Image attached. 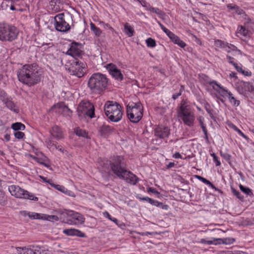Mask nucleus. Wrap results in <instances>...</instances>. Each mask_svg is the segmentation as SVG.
I'll return each mask as SVG.
<instances>
[{"mask_svg":"<svg viewBox=\"0 0 254 254\" xmlns=\"http://www.w3.org/2000/svg\"><path fill=\"white\" fill-rule=\"evenodd\" d=\"M147 192H152L155 194H159V192L154 188H148L147 189Z\"/></svg>","mask_w":254,"mask_h":254,"instance_id":"e2e57ef3","label":"nucleus"},{"mask_svg":"<svg viewBox=\"0 0 254 254\" xmlns=\"http://www.w3.org/2000/svg\"><path fill=\"white\" fill-rule=\"evenodd\" d=\"M100 165L103 169L112 172L119 178L131 185H135L139 181V178L136 175L127 171L126 162L123 156H114L110 160L104 159Z\"/></svg>","mask_w":254,"mask_h":254,"instance_id":"f257e3e1","label":"nucleus"},{"mask_svg":"<svg viewBox=\"0 0 254 254\" xmlns=\"http://www.w3.org/2000/svg\"><path fill=\"white\" fill-rule=\"evenodd\" d=\"M51 187L54 188L57 190L69 196H71V193H72L71 191L68 190L62 185H56L53 183L51 184Z\"/></svg>","mask_w":254,"mask_h":254,"instance_id":"393cba45","label":"nucleus"},{"mask_svg":"<svg viewBox=\"0 0 254 254\" xmlns=\"http://www.w3.org/2000/svg\"><path fill=\"white\" fill-rule=\"evenodd\" d=\"M82 52L81 45L77 43L73 42L71 44L67 54L71 56L74 59H77V57H79L81 55Z\"/></svg>","mask_w":254,"mask_h":254,"instance_id":"a211bd4d","label":"nucleus"},{"mask_svg":"<svg viewBox=\"0 0 254 254\" xmlns=\"http://www.w3.org/2000/svg\"><path fill=\"white\" fill-rule=\"evenodd\" d=\"M167 35L174 44L178 45L181 48H184L186 46V44L171 31L167 33Z\"/></svg>","mask_w":254,"mask_h":254,"instance_id":"aec40b11","label":"nucleus"},{"mask_svg":"<svg viewBox=\"0 0 254 254\" xmlns=\"http://www.w3.org/2000/svg\"><path fill=\"white\" fill-rule=\"evenodd\" d=\"M66 223L69 225H79L84 222L85 218L80 213L73 211H68Z\"/></svg>","mask_w":254,"mask_h":254,"instance_id":"ddd939ff","label":"nucleus"},{"mask_svg":"<svg viewBox=\"0 0 254 254\" xmlns=\"http://www.w3.org/2000/svg\"><path fill=\"white\" fill-rule=\"evenodd\" d=\"M201 128H202L203 132V133L204 134V138L205 139V141L207 142H209L208 134V131H207L206 125L201 127Z\"/></svg>","mask_w":254,"mask_h":254,"instance_id":"3c124183","label":"nucleus"},{"mask_svg":"<svg viewBox=\"0 0 254 254\" xmlns=\"http://www.w3.org/2000/svg\"><path fill=\"white\" fill-rule=\"evenodd\" d=\"M28 216L33 219H44V214L36 212H28Z\"/></svg>","mask_w":254,"mask_h":254,"instance_id":"f704fd0d","label":"nucleus"},{"mask_svg":"<svg viewBox=\"0 0 254 254\" xmlns=\"http://www.w3.org/2000/svg\"><path fill=\"white\" fill-rule=\"evenodd\" d=\"M11 128L16 131H19V130H24L25 128V126L21 123L17 122L12 125Z\"/></svg>","mask_w":254,"mask_h":254,"instance_id":"c9c22d12","label":"nucleus"},{"mask_svg":"<svg viewBox=\"0 0 254 254\" xmlns=\"http://www.w3.org/2000/svg\"><path fill=\"white\" fill-rule=\"evenodd\" d=\"M198 121L200 127L205 126L204 123V118L203 117H199L198 119Z\"/></svg>","mask_w":254,"mask_h":254,"instance_id":"0e129e2a","label":"nucleus"},{"mask_svg":"<svg viewBox=\"0 0 254 254\" xmlns=\"http://www.w3.org/2000/svg\"><path fill=\"white\" fill-rule=\"evenodd\" d=\"M16 74L18 80L29 87L39 83L41 80V74L36 64L22 65L17 69Z\"/></svg>","mask_w":254,"mask_h":254,"instance_id":"f03ea898","label":"nucleus"},{"mask_svg":"<svg viewBox=\"0 0 254 254\" xmlns=\"http://www.w3.org/2000/svg\"><path fill=\"white\" fill-rule=\"evenodd\" d=\"M109 79L100 72L93 73L89 78L87 85L90 91L95 94H102L107 88Z\"/></svg>","mask_w":254,"mask_h":254,"instance_id":"7ed1b4c3","label":"nucleus"},{"mask_svg":"<svg viewBox=\"0 0 254 254\" xmlns=\"http://www.w3.org/2000/svg\"><path fill=\"white\" fill-rule=\"evenodd\" d=\"M45 143L47 147L51 150L55 149V147H57V144L51 138H48L46 139Z\"/></svg>","mask_w":254,"mask_h":254,"instance_id":"58836bf2","label":"nucleus"},{"mask_svg":"<svg viewBox=\"0 0 254 254\" xmlns=\"http://www.w3.org/2000/svg\"><path fill=\"white\" fill-rule=\"evenodd\" d=\"M146 44L148 47L154 48L156 46V41L152 38H148L146 40Z\"/></svg>","mask_w":254,"mask_h":254,"instance_id":"79ce46f5","label":"nucleus"},{"mask_svg":"<svg viewBox=\"0 0 254 254\" xmlns=\"http://www.w3.org/2000/svg\"><path fill=\"white\" fill-rule=\"evenodd\" d=\"M113 131V128L106 125H104L100 127L99 132L101 136L106 137Z\"/></svg>","mask_w":254,"mask_h":254,"instance_id":"5701e85b","label":"nucleus"},{"mask_svg":"<svg viewBox=\"0 0 254 254\" xmlns=\"http://www.w3.org/2000/svg\"><path fill=\"white\" fill-rule=\"evenodd\" d=\"M106 68L110 74L116 80L122 81L124 79V75L121 71L117 65L114 64H109L106 65Z\"/></svg>","mask_w":254,"mask_h":254,"instance_id":"dca6fc26","label":"nucleus"},{"mask_svg":"<svg viewBox=\"0 0 254 254\" xmlns=\"http://www.w3.org/2000/svg\"><path fill=\"white\" fill-rule=\"evenodd\" d=\"M226 45V43L221 40L217 39L214 41V45L217 48L225 49Z\"/></svg>","mask_w":254,"mask_h":254,"instance_id":"37998d69","label":"nucleus"},{"mask_svg":"<svg viewBox=\"0 0 254 254\" xmlns=\"http://www.w3.org/2000/svg\"><path fill=\"white\" fill-rule=\"evenodd\" d=\"M226 58L228 63L231 64L232 65L235 62V59L230 56H227Z\"/></svg>","mask_w":254,"mask_h":254,"instance_id":"680f3d73","label":"nucleus"},{"mask_svg":"<svg viewBox=\"0 0 254 254\" xmlns=\"http://www.w3.org/2000/svg\"><path fill=\"white\" fill-rule=\"evenodd\" d=\"M17 254H46L43 247L31 245L27 247H16Z\"/></svg>","mask_w":254,"mask_h":254,"instance_id":"f8f14e48","label":"nucleus"},{"mask_svg":"<svg viewBox=\"0 0 254 254\" xmlns=\"http://www.w3.org/2000/svg\"><path fill=\"white\" fill-rule=\"evenodd\" d=\"M124 32L129 37H132L134 33L133 27L129 25L128 23L124 24Z\"/></svg>","mask_w":254,"mask_h":254,"instance_id":"c756f323","label":"nucleus"},{"mask_svg":"<svg viewBox=\"0 0 254 254\" xmlns=\"http://www.w3.org/2000/svg\"><path fill=\"white\" fill-rule=\"evenodd\" d=\"M105 115L112 122L117 123L123 117L122 106L118 103L113 101H107L104 106Z\"/></svg>","mask_w":254,"mask_h":254,"instance_id":"20e7f679","label":"nucleus"},{"mask_svg":"<svg viewBox=\"0 0 254 254\" xmlns=\"http://www.w3.org/2000/svg\"><path fill=\"white\" fill-rule=\"evenodd\" d=\"M229 77L230 78L231 82H234L236 84V83L238 82V77L237 76V74L236 72L234 71H231L229 75Z\"/></svg>","mask_w":254,"mask_h":254,"instance_id":"c03bdc74","label":"nucleus"},{"mask_svg":"<svg viewBox=\"0 0 254 254\" xmlns=\"http://www.w3.org/2000/svg\"><path fill=\"white\" fill-rule=\"evenodd\" d=\"M18 33L16 27L5 23H0V41L12 42L17 39Z\"/></svg>","mask_w":254,"mask_h":254,"instance_id":"423d86ee","label":"nucleus"},{"mask_svg":"<svg viewBox=\"0 0 254 254\" xmlns=\"http://www.w3.org/2000/svg\"><path fill=\"white\" fill-rule=\"evenodd\" d=\"M240 188L243 192H244L247 195H251V194H252L251 190L249 188H246L243 186L242 185H240Z\"/></svg>","mask_w":254,"mask_h":254,"instance_id":"8fccbe9b","label":"nucleus"},{"mask_svg":"<svg viewBox=\"0 0 254 254\" xmlns=\"http://www.w3.org/2000/svg\"><path fill=\"white\" fill-rule=\"evenodd\" d=\"M209 84L220 96L223 98H228L229 94L231 93L230 91H228L215 80L209 82Z\"/></svg>","mask_w":254,"mask_h":254,"instance_id":"2eb2a0df","label":"nucleus"},{"mask_svg":"<svg viewBox=\"0 0 254 254\" xmlns=\"http://www.w3.org/2000/svg\"><path fill=\"white\" fill-rule=\"evenodd\" d=\"M223 254H248L246 252L241 251H227L223 253Z\"/></svg>","mask_w":254,"mask_h":254,"instance_id":"6e6d98bb","label":"nucleus"},{"mask_svg":"<svg viewBox=\"0 0 254 254\" xmlns=\"http://www.w3.org/2000/svg\"><path fill=\"white\" fill-rule=\"evenodd\" d=\"M178 117L181 119L184 124L188 127L193 125L195 117L190 106L185 104L183 101L182 102L178 112Z\"/></svg>","mask_w":254,"mask_h":254,"instance_id":"0eeeda50","label":"nucleus"},{"mask_svg":"<svg viewBox=\"0 0 254 254\" xmlns=\"http://www.w3.org/2000/svg\"><path fill=\"white\" fill-rule=\"evenodd\" d=\"M90 30L97 37H100L102 34L101 30L92 22L90 23Z\"/></svg>","mask_w":254,"mask_h":254,"instance_id":"473e14b6","label":"nucleus"},{"mask_svg":"<svg viewBox=\"0 0 254 254\" xmlns=\"http://www.w3.org/2000/svg\"><path fill=\"white\" fill-rule=\"evenodd\" d=\"M156 20L157 21V23L159 25L161 29L165 33V34L167 35V33H168L170 31L167 28H166L159 21L157 20L156 19Z\"/></svg>","mask_w":254,"mask_h":254,"instance_id":"4d7b16f0","label":"nucleus"},{"mask_svg":"<svg viewBox=\"0 0 254 254\" xmlns=\"http://www.w3.org/2000/svg\"><path fill=\"white\" fill-rule=\"evenodd\" d=\"M49 221L55 220L58 221L59 218L57 215H49L44 214V219Z\"/></svg>","mask_w":254,"mask_h":254,"instance_id":"de8ad7c7","label":"nucleus"},{"mask_svg":"<svg viewBox=\"0 0 254 254\" xmlns=\"http://www.w3.org/2000/svg\"><path fill=\"white\" fill-rule=\"evenodd\" d=\"M74 132L78 136L86 138H89L88 133L85 130L82 129L79 127H76L74 129Z\"/></svg>","mask_w":254,"mask_h":254,"instance_id":"2f4dec72","label":"nucleus"},{"mask_svg":"<svg viewBox=\"0 0 254 254\" xmlns=\"http://www.w3.org/2000/svg\"><path fill=\"white\" fill-rule=\"evenodd\" d=\"M5 104L8 109L13 112L14 113L17 114L19 113V110L18 107H17L12 101L7 100L5 102Z\"/></svg>","mask_w":254,"mask_h":254,"instance_id":"a878e982","label":"nucleus"},{"mask_svg":"<svg viewBox=\"0 0 254 254\" xmlns=\"http://www.w3.org/2000/svg\"><path fill=\"white\" fill-rule=\"evenodd\" d=\"M235 86L240 93H254V86L249 82L239 80L236 83Z\"/></svg>","mask_w":254,"mask_h":254,"instance_id":"4468645a","label":"nucleus"},{"mask_svg":"<svg viewBox=\"0 0 254 254\" xmlns=\"http://www.w3.org/2000/svg\"><path fill=\"white\" fill-rule=\"evenodd\" d=\"M154 13H155L161 18H163V17L165 15V13L158 8H155Z\"/></svg>","mask_w":254,"mask_h":254,"instance_id":"13d9d810","label":"nucleus"},{"mask_svg":"<svg viewBox=\"0 0 254 254\" xmlns=\"http://www.w3.org/2000/svg\"><path fill=\"white\" fill-rule=\"evenodd\" d=\"M201 182L208 185L211 189H214L215 190H218V189L215 187V186L213 184H212L209 181L207 180L205 178L202 177Z\"/></svg>","mask_w":254,"mask_h":254,"instance_id":"a18cd8bd","label":"nucleus"},{"mask_svg":"<svg viewBox=\"0 0 254 254\" xmlns=\"http://www.w3.org/2000/svg\"><path fill=\"white\" fill-rule=\"evenodd\" d=\"M30 157L37 162L39 163V164L43 165L44 166L47 168L49 167L50 166L48 159L46 157H44V158H40L31 155H30Z\"/></svg>","mask_w":254,"mask_h":254,"instance_id":"c85d7f7f","label":"nucleus"},{"mask_svg":"<svg viewBox=\"0 0 254 254\" xmlns=\"http://www.w3.org/2000/svg\"><path fill=\"white\" fill-rule=\"evenodd\" d=\"M87 67L85 63L78 59H74L71 62L68 70L71 74L80 78L86 73Z\"/></svg>","mask_w":254,"mask_h":254,"instance_id":"1a4fd4ad","label":"nucleus"},{"mask_svg":"<svg viewBox=\"0 0 254 254\" xmlns=\"http://www.w3.org/2000/svg\"><path fill=\"white\" fill-rule=\"evenodd\" d=\"M211 156L213 157V160L215 163V165L216 166H220L221 164L218 159V157L214 153L211 154Z\"/></svg>","mask_w":254,"mask_h":254,"instance_id":"603ef678","label":"nucleus"},{"mask_svg":"<svg viewBox=\"0 0 254 254\" xmlns=\"http://www.w3.org/2000/svg\"><path fill=\"white\" fill-rule=\"evenodd\" d=\"M127 115L132 123H138L142 118L143 107L140 102H130L127 106Z\"/></svg>","mask_w":254,"mask_h":254,"instance_id":"39448f33","label":"nucleus"},{"mask_svg":"<svg viewBox=\"0 0 254 254\" xmlns=\"http://www.w3.org/2000/svg\"><path fill=\"white\" fill-rule=\"evenodd\" d=\"M14 135L15 138L20 139L23 138L25 135L24 132L20 131H16L14 133Z\"/></svg>","mask_w":254,"mask_h":254,"instance_id":"864d4df0","label":"nucleus"},{"mask_svg":"<svg viewBox=\"0 0 254 254\" xmlns=\"http://www.w3.org/2000/svg\"><path fill=\"white\" fill-rule=\"evenodd\" d=\"M235 9V13L238 15L242 16L243 18H246L248 17V15L246 14L244 10L241 9L239 6L236 5Z\"/></svg>","mask_w":254,"mask_h":254,"instance_id":"4c0bfd02","label":"nucleus"},{"mask_svg":"<svg viewBox=\"0 0 254 254\" xmlns=\"http://www.w3.org/2000/svg\"><path fill=\"white\" fill-rule=\"evenodd\" d=\"M138 199L140 200H143L146 201L151 204H153V202H154L155 200L148 197V196H145L143 197H139Z\"/></svg>","mask_w":254,"mask_h":254,"instance_id":"5fc2aeb1","label":"nucleus"},{"mask_svg":"<svg viewBox=\"0 0 254 254\" xmlns=\"http://www.w3.org/2000/svg\"><path fill=\"white\" fill-rule=\"evenodd\" d=\"M236 4H233V3H229L227 4L226 6L227 8L229 10H233L235 9V7Z\"/></svg>","mask_w":254,"mask_h":254,"instance_id":"69168bd1","label":"nucleus"},{"mask_svg":"<svg viewBox=\"0 0 254 254\" xmlns=\"http://www.w3.org/2000/svg\"><path fill=\"white\" fill-rule=\"evenodd\" d=\"M237 34L238 37L240 35L246 38H249L253 34L250 30H248L243 25H239L237 28Z\"/></svg>","mask_w":254,"mask_h":254,"instance_id":"4be33fe9","label":"nucleus"},{"mask_svg":"<svg viewBox=\"0 0 254 254\" xmlns=\"http://www.w3.org/2000/svg\"><path fill=\"white\" fill-rule=\"evenodd\" d=\"M77 112L79 116L86 115L91 119L95 117L94 106L89 101H81L78 106Z\"/></svg>","mask_w":254,"mask_h":254,"instance_id":"9d476101","label":"nucleus"},{"mask_svg":"<svg viewBox=\"0 0 254 254\" xmlns=\"http://www.w3.org/2000/svg\"><path fill=\"white\" fill-rule=\"evenodd\" d=\"M170 134V129L168 127L159 126L154 129V135L156 137L165 139Z\"/></svg>","mask_w":254,"mask_h":254,"instance_id":"f3484780","label":"nucleus"},{"mask_svg":"<svg viewBox=\"0 0 254 254\" xmlns=\"http://www.w3.org/2000/svg\"><path fill=\"white\" fill-rule=\"evenodd\" d=\"M54 26L56 30L66 33L70 30V26L64 19V14L60 13L55 17Z\"/></svg>","mask_w":254,"mask_h":254,"instance_id":"9b49d317","label":"nucleus"},{"mask_svg":"<svg viewBox=\"0 0 254 254\" xmlns=\"http://www.w3.org/2000/svg\"><path fill=\"white\" fill-rule=\"evenodd\" d=\"M246 21L244 23L243 25L248 30H250L252 34L254 32V22L249 18V16L246 17V18H244Z\"/></svg>","mask_w":254,"mask_h":254,"instance_id":"b1692460","label":"nucleus"},{"mask_svg":"<svg viewBox=\"0 0 254 254\" xmlns=\"http://www.w3.org/2000/svg\"><path fill=\"white\" fill-rule=\"evenodd\" d=\"M229 102L235 107H238L240 104V101L237 100L233 95V94L231 92L229 94V95L228 97Z\"/></svg>","mask_w":254,"mask_h":254,"instance_id":"72a5a7b5","label":"nucleus"},{"mask_svg":"<svg viewBox=\"0 0 254 254\" xmlns=\"http://www.w3.org/2000/svg\"><path fill=\"white\" fill-rule=\"evenodd\" d=\"M63 233L67 236H76L80 238H85L86 235L82 231L75 229H66L63 230Z\"/></svg>","mask_w":254,"mask_h":254,"instance_id":"412c9836","label":"nucleus"},{"mask_svg":"<svg viewBox=\"0 0 254 254\" xmlns=\"http://www.w3.org/2000/svg\"><path fill=\"white\" fill-rule=\"evenodd\" d=\"M217 238H206L200 239V243L205 245H217V241H215Z\"/></svg>","mask_w":254,"mask_h":254,"instance_id":"7c9ffc66","label":"nucleus"},{"mask_svg":"<svg viewBox=\"0 0 254 254\" xmlns=\"http://www.w3.org/2000/svg\"><path fill=\"white\" fill-rule=\"evenodd\" d=\"M232 191L233 194L239 199L243 200L244 199V196L239 190H237L234 188H232Z\"/></svg>","mask_w":254,"mask_h":254,"instance_id":"49530a36","label":"nucleus"},{"mask_svg":"<svg viewBox=\"0 0 254 254\" xmlns=\"http://www.w3.org/2000/svg\"><path fill=\"white\" fill-rule=\"evenodd\" d=\"M103 215H104V217H105L106 218H108L110 220L112 218V216L107 211H105V212H103Z\"/></svg>","mask_w":254,"mask_h":254,"instance_id":"774afa93","label":"nucleus"},{"mask_svg":"<svg viewBox=\"0 0 254 254\" xmlns=\"http://www.w3.org/2000/svg\"><path fill=\"white\" fill-rule=\"evenodd\" d=\"M173 157L175 159H183L182 156L179 152H176L174 154H173Z\"/></svg>","mask_w":254,"mask_h":254,"instance_id":"338daca9","label":"nucleus"},{"mask_svg":"<svg viewBox=\"0 0 254 254\" xmlns=\"http://www.w3.org/2000/svg\"><path fill=\"white\" fill-rule=\"evenodd\" d=\"M229 127H230L231 129H233L234 130L236 131L240 135H241L242 137H243L244 138H245L247 141L249 140V137L246 135L240 129L238 128V127L235 125L234 124L232 123H229L227 124Z\"/></svg>","mask_w":254,"mask_h":254,"instance_id":"cd10ccee","label":"nucleus"},{"mask_svg":"<svg viewBox=\"0 0 254 254\" xmlns=\"http://www.w3.org/2000/svg\"><path fill=\"white\" fill-rule=\"evenodd\" d=\"M39 177L43 182L48 183L49 184H50L51 186V184H53V183H52V180L51 179L48 180L47 178L42 176H39Z\"/></svg>","mask_w":254,"mask_h":254,"instance_id":"bf43d9fd","label":"nucleus"},{"mask_svg":"<svg viewBox=\"0 0 254 254\" xmlns=\"http://www.w3.org/2000/svg\"><path fill=\"white\" fill-rule=\"evenodd\" d=\"M152 205L161 208L164 210H168L169 208V205L167 204H164L163 203L160 202L156 200H155L154 202H153Z\"/></svg>","mask_w":254,"mask_h":254,"instance_id":"a19ab883","label":"nucleus"},{"mask_svg":"<svg viewBox=\"0 0 254 254\" xmlns=\"http://www.w3.org/2000/svg\"><path fill=\"white\" fill-rule=\"evenodd\" d=\"M8 190L11 195L17 198L29 199L35 201L39 199L38 197L35 196L34 194L22 189L18 186L14 185L9 186Z\"/></svg>","mask_w":254,"mask_h":254,"instance_id":"6e6552de","label":"nucleus"},{"mask_svg":"<svg viewBox=\"0 0 254 254\" xmlns=\"http://www.w3.org/2000/svg\"><path fill=\"white\" fill-rule=\"evenodd\" d=\"M50 132L52 137L57 140H62L64 137L62 128L57 125L54 126Z\"/></svg>","mask_w":254,"mask_h":254,"instance_id":"6ab92c4d","label":"nucleus"},{"mask_svg":"<svg viewBox=\"0 0 254 254\" xmlns=\"http://www.w3.org/2000/svg\"><path fill=\"white\" fill-rule=\"evenodd\" d=\"M221 156L226 161L230 163L231 159V155L227 153H223L220 152Z\"/></svg>","mask_w":254,"mask_h":254,"instance_id":"09e8293b","label":"nucleus"},{"mask_svg":"<svg viewBox=\"0 0 254 254\" xmlns=\"http://www.w3.org/2000/svg\"><path fill=\"white\" fill-rule=\"evenodd\" d=\"M215 241H217V245H231L235 242V239L233 238H217Z\"/></svg>","mask_w":254,"mask_h":254,"instance_id":"bb28decb","label":"nucleus"},{"mask_svg":"<svg viewBox=\"0 0 254 254\" xmlns=\"http://www.w3.org/2000/svg\"><path fill=\"white\" fill-rule=\"evenodd\" d=\"M7 203V197L5 195L4 192L0 189V204L5 205Z\"/></svg>","mask_w":254,"mask_h":254,"instance_id":"ea45409f","label":"nucleus"},{"mask_svg":"<svg viewBox=\"0 0 254 254\" xmlns=\"http://www.w3.org/2000/svg\"><path fill=\"white\" fill-rule=\"evenodd\" d=\"M225 50L228 53H230L231 52H237L240 51L239 50H238L237 48L235 45L231 44H229L228 43H226Z\"/></svg>","mask_w":254,"mask_h":254,"instance_id":"e433bc0d","label":"nucleus"},{"mask_svg":"<svg viewBox=\"0 0 254 254\" xmlns=\"http://www.w3.org/2000/svg\"><path fill=\"white\" fill-rule=\"evenodd\" d=\"M241 73L246 76H251L252 75V72L248 69L244 70L243 69Z\"/></svg>","mask_w":254,"mask_h":254,"instance_id":"052dcab7","label":"nucleus"}]
</instances>
